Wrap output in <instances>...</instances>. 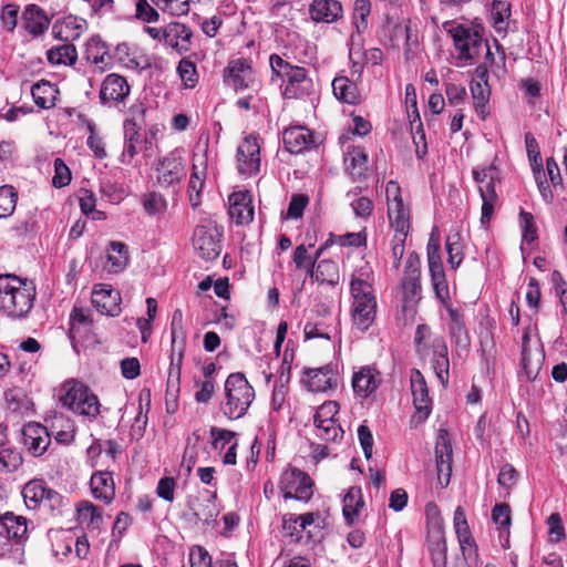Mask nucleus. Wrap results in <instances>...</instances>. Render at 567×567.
Segmentation results:
<instances>
[{"instance_id": "obj_59", "label": "nucleus", "mask_w": 567, "mask_h": 567, "mask_svg": "<svg viewBox=\"0 0 567 567\" xmlns=\"http://www.w3.org/2000/svg\"><path fill=\"white\" fill-rule=\"evenodd\" d=\"M446 250L451 268H457L463 260L462 247L458 243V235L449 236L446 239Z\"/></svg>"}, {"instance_id": "obj_56", "label": "nucleus", "mask_w": 567, "mask_h": 567, "mask_svg": "<svg viewBox=\"0 0 567 567\" xmlns=\"http://www.w3.org/2000/svg\"><path fill=\"white\" fill-rule=\"evenodd\" d=\"M427 532H443L444 520L440 508L435 503H427L425 506Z\"/></svg>"}, {"instance_id": "obj_30", "label": "nucleus", "mask_w": 567, "mask_h": 567, "mask_svg": "<svg viewBox=\"0 0 567 567\" xmlns=\"http://www.w3.org/2000/svg\"><path fill=\"white\" fill-rule=\"evenodd\" d=\"M85 58L101 72L105 71L112 61L105 43L99 37H92L86 42Z\"/></svg>"}, {"instance_id": "obj_17", "label": "nucleus", "mask_w": 567, "mask_h": 567, "mask_svg": "<svg viewBox=\"0 0 567 567\" xmlns=\"http://www.w3.org/2000/svg\"><path fill=\"white\" fill-rule=\"evenodd\" d=\"M421 261L415 252H411L405 261L402 279L403 298L406 302L413 301L421 293Z\"/></svg>"}, {"instance_id": "obj_4", "label": "nucleus", "mask_w": 567, "mask_h": 567, "mask_svg": "<svg viewBox=\"0 0 567 567\" xmlns=\"http://www.w3.org/2000/svg\"><path fill=\"white\" fill-rule=\"evenodd\" d=\"M443 28L453 39L458 60L472 63L486 50V40L480 29L455 21L444 22Z\"/></svg>"}, {"instance_id": "obj_8", "label": "nucleus", "mask_w": 567, "mask_h": 567, "mask_svg": "<svg viewBox=\"0 0 567 567\" xmlns=\"http://www.w3.org/2000/svg\"><path fill=\"white\" fill-rule=\"evenodd\" d=\"M279 489L285 499L295 498L308 503L313 495L315 483L306 472L289 467L280 476Z\"/></svg>"}, {"instance_id": "obj_49", "label": "nucleus", "mask_w": 567, "mask_h": 567, "mask_svg": "<svg viewBox=\"0 0 567 567\" xmlns=\"http://www.w3.org/2000/svg\"><path fill=\"white\" fill-rule=\"evenodd\" d=\"M317 429V436L327 442H336L339 437L342 436V429L334 421L327 422H315Z\"/></svg>"}, {"instance_id": "obj_63", "label": "nucleus", "mask_w": 567, "mask_h": 567, "mask_svg": "<svg viewBox=\"0 0 567 567\" xmlns=\"http://www.w3.org/2000/svg\"><path fill=\"white\" fill-rule=\"evenodd\" d=\"M519 218L523 229V239L530 244L537 238V227L534 221V216L528 212L520 210Z\"/></svg>"}, {"instance_id": "obj_21", "label": "nucleus", "mask_w": 567, "mask_h": 567, "mask_svg": "<svg viewBox=\"0 0 567 567\" xmlns=\"http://www.w3.org/2000/svg\"><path fill=\"white\" fill-rule=\"evenodd\" d=\"M381 381V374L377 369L362 367L352 377V388L355 395L365 399L377 391Z\"/></svg>"}, {"instance_id": "obj_27", "label": "nucleus", "mask_w": 567, "mask_h": 567, "mask_svg": "<svg viewBox=\"0 0 567 567\" xmlns=\"http://www.w3.org/2000/svg\"><path fill=\"white\" fill-rule=\"evenodd\" d=\"M309 13L315 22L331 23L342 16V7L337 0H313Z\"/></svg>"}, {"instance_id": "obj_45", "label": "nucleus", "mask_w": 567, "mask_h": 567, "mask_svg": "<svg viewBox=\"0 0 567 567\" xmlns=\"http://www.w3.org/2000/svg\"><path fill=\"white\" fill-rule=\"evenodd\" d=\"M319 518L320 516L317 513H307L302 515L287 514L282 518V526L287 530L296 532L297 525H299L301 529H305L307 526L316 523Z\"/></svg>"}, {"instance_id": "obj_47", "label": "nucleus", "mask_w": 567, "mask_h": 567, "mask_svg": "<svg viewBox=\"0 0 567 567\" xmlns=\"http://www.w3.org/2000/svg\"><path fill=\"white\" fill-rule=\"evenodd\" d=\"M18 194L10 185L0 187V218L10 216L17 205Z\"/></svg>"}, {"instance_id": "obj_34", "label": "nucleus", "mask_w": 567, "mask_h": 567, "mask_svg": "<svg viewBox=\"0 0 567 567\" xmlns=\"http://www.w3.org/2000/svg\"><path fill=\"white\" fill-rule=\"evenodd\" d=\"M227 78L235 89H246L251 81V68L243 59L233 60L227 66Z\"/></svg>"}, {"instance_id": "obj_36", "label": "nucleus", "mask_w": 567, "mask_h": 567, "mask_svg": "<svg viewBox=\"0 0 567 567\" xmlns=\"http://www.w3.org/2000/svg\"><path fill=\"white\" fill-rule=\"evenodd\" d=\"M128 262V248L122 241H111L107 249V261L105 269L109 272L122 271Z\"/></svg>"}, {"instance_id": "obj_57", "label": "nucleus", "mask_w": 567, "mask_h": 567, "mask_svg": "<svg viewBox=\"0 0 567 567\" xmlns=\"http://www.w3.org/2000/svg\"><path fill=\"white\" fill-rule=\"evenodd\" d=\"M465 560L478 557V548L472 534H455Z\"/></svg>"}, {"instance_id": "obj_32", "label": "nucleus", "mask_w": 567, "mask_h": 567, "mask_svg": "<svg viewBox=\"0 0 567 567\" xmlns=\"http://www.w3.org/2000/svg\"><path fill=\"white\" fill-rule=\"evenodd\" d=\"M76 517L81 527L101 529L103 517L97 506L89 501H81L76 505Z\"/></svg>"}, {"instance_id": "obj_50", "label": "nucleus", "mask_w": 567, "mask_h": 567, "mask_svg": "<svg viewBox=\"0 0 567 567\" xmlns=\"http://www.w3.org/2000/svg\"><path fill=\"white\" fill-rule=\"evenodd\" d=\"M162 11L174 17L185 16L189 12V0H152Z\"/></svg>"}, {"instance_id": "obj_40", "label": "nucleus", "mask_w": 567, "mask_h": 567, "mask_svg": "<svg viewBox=\"0 0 567 567\" xmlns=\"http://www.w3.org/2000/svg\"><path fill=\"white\" fill-rule=\"evenodd\" d=\"M47 59L51 65H73L76 62V49L71 43H63L47 51Z\"/></svg>"}, {"instance_id": "obj_35", "label": "nucleus", "mask_w": 567, "mask_h": 567, "mask_svg": "<svg viewBox=\"0 0 567 567\" xmlns=\"http://www.w3.org/2000/svg\"><path fill=\"white\" fill-rule=\"evenodd\" d=\"M332 91L334 96L341 102L357 104L360 101L355 83L346 75H338L333 79Z\"/></svg>"}, {"instance_id": "obj_15", "label": "nucleus", "mask_w": 567, "mask_h": 567, "mask_svg": "<svg viewBox=\"0 0 567 567\" xmlns=\"http://www.w3.org/2000/svg\"><path fill=\"white\" fill-rule=\"evenodd\" d=\"M23 444L33 456H41L51 443L50 432L47 426L29 422L22 427Z\"/></svg>"}, {"instance_id": "obj_41", "label": "nucleus", "mask_w": 567, "mask_h": 567, "mask_svg": "<svg viewBox=\"0 0 567 567\" xmlns=\"http://www.w3.org/2000/svg\"><path fill=\"white\" fill-rule=\"evenodd\" d=\"M184 353L182 350L176 352H172L171 354V364L168 369V378H167V386H166V395L175 396L179 391V379H181V370L183 362Z\"/></svg>"}, {"instance_id": "obj_29", "label": "nucleus", "mask_w": 567, "mask_h": 567, "mask_svg": "<svg viewBox=\"0 0 567 567\" xmlns=\"http://www.w3.org/2000/svg\"><path fill=\"white\" fill-rule=\"evenodd\" d=\"M282 141L288 152L298 154L312 143V133L305 126H292L284 131Z\"/></svg>"}, {"instance_id": "obj_19", "label": "nucleus", "mask_w": 567, "mask_h": 567, "mask_svg": "<svg viewBox=\"0 0 567 567\" xmlns=\"http://www.w3.org/2000/svg\"><path fill=\"white\" fill-rule=\"evenodd\" d=\"M207 174V153L194 154L193 167L188 185L189 203L193 208L200 204V193Z\"/></svg>"}, {"instance_id": "obj_11", "label": "nucleus", "mask_w": 567, "mask_h": 567, "mask_svg": "<svg viewBox=\"0 0 567 567\" xmlns=\"http://www.w3.org/2000/svg\"><path fill=\"white\" fill-rule=\"evenodd\" d=\"M237 169L240 175L249 177L260 171V144L255 135L246 136L237 147Z\"/></svg>"}, {"instance_id": "obj_52", "label": "nucleus", "mask_w": 567, "mask_h": 567, "mask_svg": "<svg viewBox=\"0 0 567 567\" xmlns=\"http://www.w3.org/2000/svg\"><path fill=\"white\" fill-rule=\"evenodd\" d=\"M58 25L54 24L53 32L63 38L65 41L75 40L78 39L83 29L84 25L82 23H78V21L73 18H68L62 23L60 30L56 32Z\"/></svg>"}, {"instance_id": "obj_43", "label": "nucleus", "mask_w": 567, "mask_h": 567, "mask_svg": "<svg viewBox=\"0 0 567 567\" xmlns=\"http://www.w3.org/2000/svg\"><path fill=\"white\" fill-rule=\"evenodd\" d=\"M431 282L434 290V293L436 298L443 302L444 307L446 308V305L449 303L450 299V291H449V285L445 278V272L443 267L431 268Z\"/></svg>"}, {"instance_id": "obj_24", "label": "nucleus", "mask_w": 567, "mask_h": 567, "mask_svg": "<svg viewBox=\"0 0 567 567\" xmlns=\"http://www.w3.org/2000/svg\"><path fill=\"white\" fill-rule=\"evenodd\" d=\"M22 497L29 509H35L43 501H53L59 494L48 488L42 480H32L24 485Z\"/></svg>"}, {"instance_id": "obj_13", "label": "nucleus", "mask_w": 567, "mask_h": 567, "mask_svg": "<svg viewBox=\"0 0 567 567\" xmlns=\"http://www.w3.org/2000/svg\"><path fill=\"white\" fill-rule=\"evenodd\" d=\"M305 383L311 392H326L338 385L337 365L328 363L320 368H306L303 370Z\"/></svg>"}, {"instance_id": "obj_38", "label": "nucleus", "mask_w": 567, "mask_h": 567, "mask_svg": "<svg viewBox=\"0 0 567 567\" xmlns=\"http://www.w3.org/2000/svg\"><path fill=\"white\" fill-rule=\"evenodd\" d=\"M445 309L451 320L449 328L452 340L457 347L466 348L470 344V337L461 313L451 305H446Z\"/></svg>"}, {"instance_id": "obj_12", "label": "nucleus", "mask_w": 567, "mask_h": 567, "mask_svg": "<svg viewBox=\"0 0 567 567\" xmlns=\"http://www.w3.org/2000/svg\"><path fill=\"white\" fill-rule=\"evenodd\" d=\"M452 444L449 432L441 429L437 433L435 444V461L437 470V481L442 487H446L452 475Z\"/></svg>"}, {"instance_id": "obj_20", "label": "nucleus", "mask_w": 567, "mask_h": 567, "mask_svg": "<svg viewBox=\"0 0 567 567\" xmlns=\"http://www.w3.org/2000/svg\"><path fill=\"white\" fill-rule=\"evenodd\" d=\"M287 84L284 90L286 99H300L310 95L313 91V82L307 75V71L297 66L290 69V73L286 76Z\"/></svg>"}, {"instance_id": "obj_2", "label": "nucleus", "mask_w": 567, "mask_h": 567, "mask_svg": "<svg viewBox=\"0 0 567 567\" xmlns=\"http://www.w3.org/2000/svg\"><path fill=\"white\" fill-rule=\"evenodd\" d=\"M35 286L14 275H0V310L13 319L27 316L33 307Z\"/></svg>"}, {"instance_id": "obj_31", "label": "nucleus", "mask_w": 567, "mask_h": 567, "mask_svg": "<svg viewBox=\"0 0 567 567\" xmlns=\"http://www.w3.org/2000/svg\"><path fill=\"white\" fill-rule=\"evenodd\" d=\"M449 367L447 347L442 338H437L433 342L432 368L443 385L449 382Z\"/></svg>"}, {"instance_id": "obj_16", "label": "nucleus", "mask_w": 567, "mask_h": 567, "mask_svg": "<svg viewBox=\"0 0 567 567\" xmlns=\"http://www.w3.org/2000/svg\"><path fill=\"white\" fill-rule=\"evenodd\" d=\"M92 303L103 315L118 316L121 312V295L110 285H95L92 291Z\"/></svg>"}, {"instance_id": "obj_28", "label": "nucleus", "mask_w": 567, "mask_h": 567, "mask_svg": "<svg viewBox=\"0 0 567 567\" xmlns=\"http://www.w3.org/2000/svg\"><path fill=\"white\" fill-rule=\"evenodd\" d=\"M45 422L48 423V430L50 432V437L54 436L56 442L59 443H70L74 439L75 430L74 424L63 413H54L52 416L47 417Z\"/></svg>"}, {"instance_id": "obj_3", "label": "nucleus", "mask_w": 567, "mask_h": 567, "mask_svg": "<svg viewBox=\"0 0 567 567\" xmlns=\"http://www.w3.org/2000/svg\"><path fill=\"white\" fill-rule=\"evenodd\" d=\"M225 400L220 411L229 420L243 417L255 399V390L243 373L228 375L224 386Z\"/></svg>"}, {"instance_id": "obj_48", "label": "nucleus", "mask_w": 567, "mask_h": 567, "mask_svg": "<svg viewBox=\"0 0 567 567\" xmlns=\"http://www.w3.org/2000/svg\"><path fill=\"white\" fill-rule=\"evenodd\" d=\"M209 434L213 450L219 453L229 446L236 436L235 432L216 426L210 427Z\"/></svg>"}, {"instance_id": "obj_25", "label": "nucleus", "mask_w": 567, "mask_h": 567, "mask_svg": "<svg viewBox=\"0 0 567 567\" xmlns=\"http://www.w3.org/2000/svg\"><path fill=\"white\" fill-rule=\"evenodd\" d=\"M90 487L94 498L110 504L115 497V483L109 471H97L90 480Z\"/></svg>"}, {"instance_id": "obj_58", "label": "nucleus", "mask_w": 567, "mask_h": 567, "mask_svg": "<svg viewBox=\"0 0 567 567\" xmlns=\"http://www.w3.org/2000/svg\"><path fill=\"white\" fill-rule=\"evenodd\" d=\"M143 207L148 215H157L166 209V200L158 193H150L143 199Z\"/></svg>"}, {"instance_id": "obj_14", "label": "nucleus", "mask_w": 567, "mask_h": 567, "mask_svg": "<svg viewBox=\"0 0 567 567\" xmlns=\"http://www.w3.org/2000/svg\"><path fill=\"white\" fill-rule=\"evenodd\" d=\"M410 381L413 403L415 406L413 420L423 422L429 417L431 412V399L429 396V389L423 374L419 370H412Z\"/></svg>"}, {"instance_id": "obj_61", "label": "nucleus", "mask_w": 567, "mask_h": 567, "mask_svg": "<svg viewBox=\"0 0 567 567\" xmlns=\"http://www.w3.org/2000/svg\"><path fill=\"white\" fill-rule=\"evenodd\" d=\"M293 262L298 269H305L309 274L316 265V258L308 254L305 245H299L293 252Z\"/></svg>"}, {"instance_id": "obj_22", "label": "nucleus", "mask_w": 567, "mask_h": 567, "mask_svg": "<svg viewBox=\"0 0 567 567\" xmlns=\"http://www.w3.org/2000/svg\"><path fill=\"white\" fill-rule=\"evenodd\" d=\"M229 215L238 225L252 220L254 206L251 194L248 190L234 192L229 196Z\"/></svg>"}, {"instance_id": "obj_46", "label": "nucleus", "mask_w": 567, "mask_h": 567, "mask_svg": "<svg viewBox=\"0 0 567 567\" xmlns=\"http://www.w3.org/2000/svg\"><path fill=\"white\" fill-rule=\"evenodd\" d=\"M511 17L509 4L505 1H494L491 11V18L494 28L501 32L507 28V20Z\"/></svg>"}, {"instance_id": "obj_37", "label": "nucleus", "mask_w": 567, "mask_h": 567, "mask_svg": "<svg viewBox=\"0 0 567 567\" xmlns=\"http://www.w3.org/2000/svg\"><path fill=\"white\" fill-rule=\"evenodd\" d=\"M34 103L41 109H51L55 105L58 89L49 81H39L31 87Z\"/></svg>"}, {"instance_id": "obj_51", "label": "nucleus", "mask_w": 567, "mask_h": 567, "mask_svg": "<svg viewBox=\"0 0 567 567\" xmlns=\"http://www.w3.org/2000/svg\"><path fill=\"white\" fill-rule=\"evenodd\" d=\"M371 12V3L369 0H355L353 8V20L358 32H362L368 28V17Z\"/></svg>"}, {"instance_id": "obj_33", "label": "nucleus", "mask_w": 567, "mask_h": 567, "mask_svg": "<svg viewBox=\"0 0 567 567\" xmlns=\"http://www.w3.org/2000/svg\"><path fill=\"white\" fill-rule=\"evenodd\" d=\"M364 506L362 492L360 487L352 486L348 489L343 497V516L349 525L354 524L359 519L361 509Z\"/></svg>"}, {"instance_id": "obj_54", "label": "nucleus", "mask_w": 567, "mask_h": 567, "mask_svg": "<svg viewBox=\"0 0 567 567\" xmlns=\"http://www.w3.org/2000/svg\"><path fill=\"white\" fill-rule=\"evenodd\" d=\"M22 464V456L11 449L0 450V471L11 473Z\"/></svg>"}, {"instance_id": "obj_10", "label": "nucleus", "mask_w": 567, "mask_h": 567, "mask_svg": "<svg viewBox=\"0 0 567 567\" xmlns=\"http://www.w3.org/2000/svg\"><path fill=\"white\" fill-rule=\"evenodd\" d=\"M385 194L391 227L396 234H408L410 230V208L403 203L400 185L394 181L388 182Z\"/></svg>"}, {"instance_id": "obj_1", "label": "nucleus", "mask_w": 567, "mask_h": 567, "mask_svg": "<svg viewBox=\"0 0 567 567\" xmlns=\"http://www.w3.org/2000/svg\"><path fill=\"white\" fill-rule=\"evenodd\" d=\"M372 282L373 270L368 262H363L351 276V316L360 331L368 330L375 320L378 303Z\"/></svg>"}, {"instance_id": "obj_62", "label": "nucleus", "mask_w": 567, "mask_h": 567, "mask_svg": "<svg viewBox=\"0 0 567 567\" xmlns=\"http://www.w3.org/2000/svg\"><path fill=\"white\" fill-rule=\"evenodd\" d=\"M309 204V197L305 194L292 195L288 209L287 218L298 219L302 216L305 208Z\"/></svg>"}, {"instance_id": "obj_23", "label": "nucleus", "mask_w": 567, "mask_h": 567, "mask_svg": "<svg viewBox=\"0 0 567 567\" xmlns=\"http://www.w3.org/2000/svg\"><path fill=\"white\" fill-rule=\"evenodd\" d=\"M47 12L37 4H29L22 13V27L33 37L45 33L50 25Z\"/></svg>"}, {"instance_id": "obj_44", "label": "nucleus", "mask_w": 567, "mask_h": 567, "mask_svg": "<svg viewBox=\"0 0 567 567\" xmlns=\"http://www.w3.org/2000/svg\"><path fill=\"white\" fill-rule=\"evenodd\" d=\"M471 94L477 114L485 118L488 114L487 105L491 96L489 85L471 84Z\"/></svg>"}, {"instance_id": "obj_9", "label": "nucleus", "mask_w": 567, "mask_h": 567, "mask_svg": "<svg viewBox=\"0 0 567 567\" xmlns=\"http://www.w3.org/2000/svg\"><path fill=\"white\" fill-rule=\"evenodd\" d=\"M221 229L213 221L197 226L193 235V246L198 256L207 261L216 259L221 250Z\"/></svg>"}, {"instance_id": "obj_42", "label": "nucleus", "mask_w": 567, "mask_h": 567, "mask_svg": "<svg viewBox=\"0 0 567 567\" xmlns=\"http://www.w3.org/2000/svg\"><path fill=\"white\" fill-rule=\"evenodd\" d=\"M368 155L362 147L349 150L344 157L346 169L352 176H361L365 171Z\"/></svg>"}, {"instance_id": "obj_7", "label": "nucleus", "mask_w": 567, "mask_h": 567, "mask_svg": "<svg viewBox=\"0 0 567 567\" xmlns=\"http://www.w3.org/2000/svg\"><path fill=\"white\" fill-rule=\"evenodd\" d=\"M474 181L478 185L480 195L482 198V216L481 223L488 224L493 216L497 194L495 192V183L499 179V173L495 165L477 167L473 171Z\"/></svg>"}, {"instance_id": "obj_18", "label": "nucleus", "mask_w": 567, "mask_h": 567, "mask_svg": "<svg viewBox=\"0 0 567 567\" xmlns=\"http://www.w3.org/2000/svg\"><path fill=\"white\" fill-rule=\"evenodd\" d=\"M130 94V85L125 78L112 73L102 82L100 99L103 104L114 103L116 105L124 102Z\"/></svg>"}, {"instance_id": "obj_53", "label": "nucleus", "mask_w": 567, "mask_h": 567, "mask_svg": "<svg viewBox=\"0 0 567 567\" xmlns=\"http://www.w3.org/2000/svg\"><path fill=\"white\" fill-rule=\"evenodd\" d=\"M177 73L186 87H194L198 81L196 65L188 59H182L177 66Z\"/></svg>"}, {"instance_id": "obj_5", "label": "nucleus", "mask_w": 567, "mask_h": 567, "mask_svg": "<svg viewBox=\"0 0 567 567\" xmlns=\"http://www.w3.org/2000/svg\"><path fill=\"white\" fill-rule=\"evenodd\" d=\"M61 402L72 412L92 420L100 413L97 396L82 382L69 380L63 384Z\"/></svg>"}, {"instance_id": "obj_26", "label": "nucleus", "mask_w": 567, "mask_h": 567, "mask_svg": "<svg viewBox=\"0 0 567 567\" xmlns=\"http://www.w3.org/2000/svg\"><path fill=\"white\" fill-rule=\"evenodd\" d=\"M192 35L190 29L179 22H171L163 29L164 42L179 53L188 50Z\"/></svg>"}, {"instance_id": "obj_55", "label": "nucleus", "mask_w": 567, "mask_h": 567, "mask_svg": "<svg viewBox=\"0 0 567 567\" xmlns=\"http://www.w3.org/2000/svg\"><path fill=\"white\" fill-rule=\"evenodd\" d=\"M0 527L4 532H17L20 528H22V532H28V522L23 516L7 512L0 516Z\"/></svg>"}, {"instance_id": "obj_6", "label": "nucleus", "mask_w": 567, "mask_h": 567, "mask_svg": "<svg viewBox=\"0 0 567 567\" xmlns=\"http://www.w3.org/2000/svg\"><path fill=\"white\" fill-rule=\"evenodd\" d=\"M186 175V161L182 148H175L157 159L155 178L159 187L175 188L185 179Z\"/></svg>"}, {"instance_id": "obj_64", "label": "nucleus", "mask_w": 567, "mask_h": 567, "mask_svg": "<svg viewBox=\"0 0 567 567\" xmlns=\"http://www.w3.org/2000/svg\"><path fill=\"white\" fill-rule=\"evenodd\" d=\"M190 567H212V557L208 551L199 546H193L189 551Z\"/></svg>"}, {"instance_id": "obj_39", "label": "nucleus", "mask_w": 567, "mask_h": 567, "mask_svg": "<svg viewBox=\"0 0 567 567\" xmlns=\"http://www.w3.org/2000/svg\"><path fill=\"white\" fill-rule=\"evenodd\" d=\"M309 275L317 281L331 286H336L340 279L339 267L330 259L320 260L313 266Z\"/></svg>"}, {"instance_id": "obj_60", "label": "nucleus", "mask_w": 567, "mask_h": 567, "mask_svg": "<svg viewBox=\"0 0 567 567\" xmlns=\"http://www.w3.org/2000/svg\"><path fill=\"white\" fill-rule=\"evenodd\" d=\"M426 250H427L429 268L430 269L435 268V266L443 267V262H442L441 254H440V250H441L440 238H439V235H436L435 233L431 234L429 241H427Z\"/></svg>"}]
</instances>
